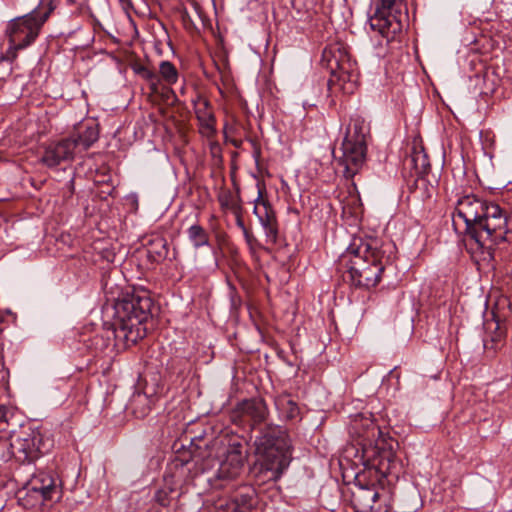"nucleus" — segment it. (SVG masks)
Instances as JSON below:
<instances>
[{"label":"nucleus","instance_id":"obj_18","mask_svg":"<svg viewBox=\"0 0 512 512\" xmlns=\"http://www.w3.org/2000/svg\"><path fill=\"white\" fill-rule=\"evenodd\" d=\"M76 151V144L69 138L62 139L57 143L50 144L44 151L41 161L48 167H56L61 162L73 160Z\"/></svg>","mask_w":512,"mask_h":512},{"label":"nucleus","instance_id":"obj_5","mask_svg":"<svg viewBox=\"0 0 512 512\" xmlns=\"http://www.w3.org/2000/svg\"><path fill=\"white\" fill-rule=\"evenodd\" d=\"M54 6L50 0H43L31 12L10 20L5 28L8 38V54L16 57V52L30 46L39 36L43 24L49 18Z\"/></svg>","mask_w":512,"mask_h":512},{"label":"nucleus","instance_id":"obj_8","mask_svg":"<svg viewBox=\"0 0 512 512\" xmlns=\"http://www.w3.org/2000/svg\"><path fill=\"white\" fill-rule=\"evenodd\" d=\"M375 3V12L369 18L370 28L391 41L402 31L406 5L403 0H376Z\"/></svg>","mask_w":512,"mask_h":512},{"label":"nucleus","instance_id":"obj_16","mask_svg":"<svg viewBox=\"0 0 512 512\" xmlns=\"http://www.w3.org/2000/svg\"><path fill=\"white\" fill-rule=\"evenodd\" d=\"M194 112L199 123V132L207 139H213L216 135V119L210 104V101L202 96L197 95L192 100Z\"/></svg>","mask_w":512,"mask_h":512},{"label":"nucleus","instance_id":"obj_6","mask_svg":"<svg viewBox=\"0 0 512 512\" xmlns=\"http://www.w3.org/2000/svg\"><path fill=\"white\" fill-rule=\"evenodd\" d=\"M322 64L330 71L328 87L330 90H342L352 94L357 88L358 68L352 61L346 47L342 43H332L322 52Z\"/></svg>","mask_w":512,"mask_h":512},{"label":"nucleus","instance_id":"obj_2","mask_svg":"<svg viewBox=\"0 0 512 512\" xmlns=\"http://www.w3.org/2000/svg\"><path fill=\"white\" fill-rule=\"evenodd\" d=\"M390 248V244L378 239H354L343 255V259H348L347 272L351 283L367 289L375 287L390 259Z\"/></svg>","mask_w":512,"mask_h":512},{"label":"nucleus","instance_id":"obj_17","mask_svg":"<svg viewBox=\"0 0 512 512\" xmlns=\"http://www.w3.org/2000/svg\"><path fill=\"white\" fill-rule=\"evenodd\" d=\"M269 410L266 402L262 398H251L238 403L233 417L248 419L252 426L265 422L268 418Z\"/></svg>","mask_w":512,"mask_h":512},{"label":"nucleus","instance_id":"obj_22","mask_svg":"<svg viewBox=\"0 0 512 512\" xmlns=\"http://www.w3.org/2000/svg\"><path fill=\"white\" fill-rule=\"evenodd\" d=\"M218 201L222 209L230 210L233 214H239L240 211H243L239 189L236 193L230 190L222 191L218 196Z\"/></svg>","mask_w":512,"mask_h":512},{"label":"nucleus","instance_id":"obj_28","mask_svg":"<svg viewBox=\"0 0 512 512\" xmlns=\"http://www.w3.org/2000/svg\"><path fill=\"white\" fill-rule=\"evenodd\" d=\"M159 74L167 84H175L178 80V71L170 61H162L159 65Z\"/></svg>","mask_w":512,"mask_h":512},{"label":"nucleus","instance_id":"obj_26","mask_svg":"<svg viewBox=\"0 0 512 512\" xmlns=\"http://www.w3.org/2000/svg\"><path fill=\"white\" fill-rule=\"evenodd\" d=\"M188 238L194 248L198 249L209 245V235L207 231L200 225H191L187 230Z\"/></svg>","mask_w":512,"mask_h":512},{"label":"nucleus","instance_id":"obj_7","mask_svg":"<svg viewBox=\"0 0 512 512\" xmlns=\"http://www.w3.org/2000/svg\"><path fill=\"white\" fill-rule=\"evenodd\" d=\"M62 497L61 481L52 471H37L19 491V501L25 508L42 506Z\"/></svg>","mask_w":512,"mask_h":512},{"label":"nucleus","instance_id":"obj_13","mask_svg":"<svg viewBox=\"0 0 512 512\" xmlns=\"http://www.w3.org/2000/svg\"><path fill=\"white\" fill-rule=\"evenodd\" d=\"M340 151L341 155L335 156L337 164L342 168L343 176L352 179L365 163L367 144L343 139Z\"/></svg>","mask_w":512,"mask_h":512},{"label":"nucleus","instance_id":"obj_24","mask_svg":"<svg viewBox=\"0 0 512 512\" xmlns=\"http://www.w3.org/2000/svg\"><path fill=\"white\" fill-rule=\"evenodd\" d=\"M411 163L418 175L426 174L430 169V161L427 153L422 146H415L411 154Z\"/></svg>","mask_w":512,"mask_h":512},{"label":"nucleus","instance_id":"obj_21","mask_svg":"<svg viewBox=\"0 0 512 512\" xmlns=\"http://www.w3.org/2000/svg\"><path fill=\"white\" fill-rule=\"evenodd\" d=\"M147 255L153 262H161L168 255V244L165 238L155 236L147 243Z\"/></svg>","mask_w":512,"mask_h":512},{"label":"nucleus","instance_id":"obj_14","mask_svg":"<svg viewBox=\"0 0 512 512\" xmlns=\"http://www.w3.org/2000/svg\"><path fill=\"white\" fill-rule=\"evenodd\" d=\"M258 195L254 201L253 213L261 223L267 239L271 243H276L278 237V223L276 214L269 203L268 199L264 197L265 187L257 185Z\"/></svg>","mask_w":512,"mask_h":512},{"label":"nucleus","instance_id":"obj_37","mask_svg":"<svg viewBox=\"0 0 512 512\" xmlns=\"http://www.w3.org/2000/svg\"><path fill=\"white\" fill-rule=\"evenodd\" d=\"M188 464V461H181V466Z\"/></svg>","mask_w":512,"mask_h":512},{"label":"nucleus","instance_id":"obj_35","mask_svg":"<svg viewBox=\"0 0 512 512\" xmlns=\"http://www.w3.org/2000/svg\"><path fill=\"white\" fill-rule=\"evenodd\" d=\"M218 148H219V145L216 142L211 145V149L213 152L215 149H218Z\"/></svg>","mask_w":512,"mask_h":512},{"label":"nucleus","instance_id":"obj_23","mask_svg":"<svg viewBox=\"0 0 512 512\" xmlns=\"http://www.w3.org/2000/svg\"><path fill=\"white\" fill-rule=\"evenodd\" d=\"M154 400L147 395V392L138 393L131 400L132 413L136 418L146 417L150 411Z\"/></svg>","mask_w":512,"mask_h":512},{"label":"nucleus","instance_id":"obj_12","mask_svg":"<svg viewBox=\"0 0 512 512\" xmlns=\"http://www.w3.org/2000/svg\"><path fill=\"white\" fill-rule=\"evenodd\" d=\"M350 503L355 512H388L387 497L379 493L376 485L355 483L351 489Z\"/></svg>","mask_w":512,"mask_h":512},{"label":"nucleus","instance_id":"obj_32","mask_svg":"<svg viewBox=\"0 0 512 512\" xmlns=\"http://www.w3.org/2000/svg\"><path fill=\"white\" fill-rule=\"evenodd\" d=\"M497 332L494 336L491 337L489 340H484V347L485 349H493L496 350L498 347V344L502 341L503 338V332L499 330V327H496Z\"/></svg>","mask_w":512,"mask_h":512},{"label":"nucleus","instance_id":"obj_36","mask_svg":"<svg viewBox=\"0 0 512 512\" xmlns=\"http://www.w3.org/2000/svg\"><path fill=\"white\" fill-rule=\"evenodd\" d=\"M94 341H95L96 343H98V342H103V339H102L101 337H99V336H95Z\"/></svg>","mask_w":512,"mask_h":512},{"label":"nucleus","instance_id":"obj_10","mask_svg":"<svg viewBox=\"0 0 512 512\" xmlns=\"http://www.w3.org/2000/svg\"><path fill=\"white\" fill-rule=\"evenodd\" d=\"M41 435L31 428L13 432L9 439L0 440V448H8L11 457L18 462H31L41 453Z\"/></svg>","mask_w":512,"mask_h":512},{"label":"nucleus","instance_id":"obj_20","mask_svg":"<svg viewBox=\"0 0 512 512\" xmlns=\"http://www.w3.org/2000/svg\"><path fill=\"white\" fill-rule=\"evenodd\" d=\"M369 135V126L365 120L360 116L351 118V123L348 125L344 139L359 141L362 144H367V136Z\"/></svg>","mask_w":512,"mask_h":512},{"label":"nucleus","instance_id":"obj_1","mask_svg":"<svg viewBox=\"0 0 512 512\" xmlns=\"http://www.w3.org/2000/svg\"><path fill=\"white\" fill-rule=\"evenodd\" d=\"M453 225L458 219L464 222V232L480 252V260L492 269L509 256V234H512V218L498 204L488 202L474 194L458 199Z\"/></svg>","mask_w":512,"mask_h":512},{"label":"nucleus","instance_id":"obj_4","mask_svg":"<svg viewBox=\"0 0 512 512\" xmlns=\"http://www.w3.org/2000/svg\"><path fill=\"white\" fill-rule=\"evenodd\" d=\"M255 446L262 466L271 471L275 478L280 477L291 460V444L286 429L266 425L256 438Z\"/></svg>","mask_w":512,"mask_h":512},{"label":"nucleus","instance_id":"obj_33","mask_svg":"<svg viewBox=\"0 0 512 512\" xmlns=\"http://www.w3.org/2000/svg\"><path fill=\"white\" fill-rule=\"evenodd\" d=\"M243 235H244V238H245V241H246L247 245L252 250L254 248V246H256L258 244V241H257L256 237L248 229L243 232Z\"/></svg>","mask_w":512,"mask_h":512},{"label":"nucleus","instance_id":"obj_30","mask_svg":"<svg viewBox=\"0 0 512 512\" xmlns=\"http://www.w3.org/2000/svg\"><path fill=\"white\" fill-rule=\"evenodd\" d=\"M409 503H402L399 512H415L420 506V497L416 489H412L409 494Z\"/></svg>","mask_w":512,"mask_h":512},{"label":"nucleus","instance_id":"obj_34","mask_svg":"<svg viewBox=\"0 0 512 512\" xmlns=\"http://www.w3.org/2000/svg\"><path fill=\"white\" fill-rule=\"evenodd\" d=\"M234 215L236 217V225L242 230V232L247 230V228L244 224L243 218H242V211H240L239 214H234Z\"/></svg>","mask_w":512,"mask_h":512},{"label":"nucleus","instance_id":"obj_15","mask_svg":"<svg viewBox=\"0 0 512 512\" xmlns=\"http://www.w3.org/2000/svg\"><path fill=\"white\" fill-rule=\"evenodd\" d=\"M349 433L359 441L358 444L362 449L365 444H373L374 441L382 437L381 430L374 422L371 413H358L352 416Z\"/></svg>","mask_w":512,"mask_h":512},{"label":"nucleus","instance_id":"obj_3","mask_svg":"<svg viewBox=\"0 0 512 512\" xmlns=\"http://www.w3.org/2000/svg\"><path fill=\"white\" fill-rule=\"evenodd\" d=\"M153 301L145 289L124 293L114 304V334L125 347L135 345L147 334L146 322L151 316Z\"/></svg>","mask_w":512,"mask_h":512},{"label":"nucleus","instance_id":"obj_9","mask_svg":"<svg viewBox=\"0 0 512 512\" xmlns=\"http://www.w3.org/2000/svg\"><path fill=\"white\" fill-rule=\"evenodd\" d=\"M394 444L397 445L395 441H387L383 437L374 441L373 444H365L361 455L365 468L375 470L379 477L392 474L398 465Z\"/></svg>","mask_w":512,"mask_h":512},{"label":"nucleus","instance_id":"obj_25","mask_svg":"<svg viewBox=\"0 0 512 512\" xmlns=\"http://www.w3.org/2000/svg\"><path fill=\"white\" fill-rule=\"evenodd\" d=\"M255 495L256 492L251 486L243 485L237 489L232 499L237 508L248 509L253 506Z\"/></svg>","mask_w":512,"mask_h":512},{"label":"nucleus","instance_id":"obj_31","mask_svg":"<svg viewBox=\"0 0 512 512\" xmlns=\"http://www.w3.org/2000/svg\"><path fill=\"white\" fill-rule=\"evenodd\" d=\"M173 492L172 488H162L156 491L154 499L162 507H168L171 502L170 494Z\"/></svg>","mask_w":512,"mask_h":512},{"label":"nucleus","instance_id":"obj_27","mask_svg":"<svg viewBox=\"0 0 512 512\" xmlns=\"http://www.w3.org/2000/svg\"><path fill=\"white\" fill-rule=\"evenodd\" d=\"M275 404L277 409L285 414L287 419H294L299 414L297 404L288 397L277 398Z\"/></svg>","mask_w":512,"mask_h":512},{"label":"nucleus","instance_id":"obj_29","mask_svg":"<svg viewBox=\"0 0 512 512\" xmlns=\"http://www.w3.org/2000/svg\"><path fill=\"white\" fill-rule=\"evenodd\" d=\"M134 70L137 74H139L142 78H144L150 83L154 91L157 90L160 78L154 71L150 70L145 66H138Z\"/></svg>","mask_w":512,"mask_h":512},{"label":"nucleus","instance_id":"obj_11","mask_svg":"<svg viewBox=\"0 0 512 512\" xmlns=\"http://www.w3.org/2000/svg\"><path fill=\"white\" fill-rule=\"evenodd\" d=\"M245 456L242 453L241 445L231 446L220 462L217 472L212 477H207L211 488L221 490L227 488L230 483L237 479L244 466Z\"/></svg>","mask_w":512,"mask_h":512},{"label":"nucleus","instance_id":"obj_19","mask_svg":"<svg viewBox=\"0 0 512 512\" xmlns=\"http://www.w3.org/2000/svg\"><path fill=\"white\" fill-rule=\"evenodd\" d=\"M68 138L76 144L77 152L85 151L98 140V125L94 123L81 124L77 131Z\"/></svg>","mask_w":512,"mask_h":512}]
</instances>
